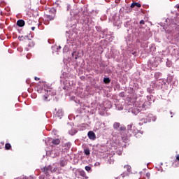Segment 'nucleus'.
Wrapping results in <instances>:
<instances>
[{
  "mask_svg": "<svg viewBox=\"0 0 179 179\" xmlns=\"http://www.w3.org/2000/svg\"><path fill=\"white\" fill-rule=\"evenodd\" d=\"M146 177H147L148 179L150 178V173L148 172L146 173Z\"/></svg>",
  "mask_w": 179,
  "mask_h": 179,
  "instance_id": "obj_22",
  "label": "nucleus"
},
{
  "mask_svg": "<svg viewBox=\"0 0 179 179\" xmlns=\"http://www.w3.org/2000/svg\"><path fill=\"white\" fill-rule=\"evenodd\" d=\"M120 127H121V124L118 122H115L113 124V128L114 129H118V128H120Z\"/></svg>",
  "mask_w": 179,
  "mask_h": 179,
  "instance_id": "obj_11",
  "label": "nucleus"
},
{
  "mask_svg": "<svg viewBox=\"0 0 179 179\" xmlns=\"http://www.w3.org/2000/svg\"><path fill=\"white\" fill-rule=\"evenodd\" d=\"M49 15H46L47 20H54L55 19V15H57V9L52 8L50 10H49Z\"/></svg>",
  "mask_w": 179,
  "mask_h": 179,
  "instance_id": "obj_1",
  "label": "nucleus"
},
{
  "mask_svg": "<svg viewBox=\"0 0 179 179\" xmlns=\"http://www.w3.org/2000/svg\"><path fill=\"white\" fill-rule=\"evenodd\" d=\"M177 8L179 9V6H177Z\"/></svg>",
  "mask_w": 179,
  "mask_h": 179,
  "instance_id": "obj_34",
  "label": "nucleus"
},
{
  "mask_svg": "<svg viewBox=\"0 0 179 179\" xmlns=\"http://www.w3.org/2000/svg\"><path fill=\"white\" fill-rule=\"evenodd\" d=\"M124 169H127L128 173H131V166H129V165H126V166H124Z\"/></svg>",
  "mask_w": 179,
  "mask_h": 179,
  "instance_id": "obj_17",
  "label": "nucleus"
},
{
  "mask_svg": "<svg viewBox=\"0 0 179 179\" xmlns=\"http://www.w3.org/2000/svg\"><path fill=\"white\" fill-rule=\"evenodd\" d=\"M64 146L67 150H69L71 149V143H65Z\"/></svg>",
  "mask_w": 179,
  "mask_h": 179,
  "instance_id": "obj_15",
  "label": "nucleus"
},
{
  "mask_svg": "<svg viewBox=\"0 0 179 179\" xmlns=\"http://www.w3.org/2000/svg\"><path fill=\"white\" fill-rule=\"evenodd\" d=\"M75 54V52H73L72 55H73Z\"/></svg>",
  "mask_w": 179,
  "mask_h": 179,
  "instance_id": "obj_35",
  "label": "nucleus"
},
{
  "mask_svg": "<svg viewBox=\"0 0 179 179\" xmlns=\"http://www.w3.org/2000/svg\"><path fill=\"white\" fill-rule=\"evenodd\" d=\"M27 23L28 24H31L33 23V21H31V20H29L27 22Z\"/></svg>",
  "mask_w": 179,
  "mask_h": 179,
  "instance_id": "obj_24",
  "label": "nucleus"
},
{
  "mask_svg": "<svg viewBox=\"0 0 179 179\" xmlns=\"http://www.w3.org/2000/svg\"><path fill=\"white\" fill-rule=\"evenodd\" d=\"M78 173H79V175L82 177L83 179H87L89 177L86 175V172L85 171H80L78 170Z\"/></svg>",
  "mask_w": 179,
  "mask_h": 179,
  "instance_id": "obj_6",
  "label": "nucleus"
},
{
  "mask_svg": "<svg viewBox=\"0 0 179 179\" xmlns=\"http://www.w3.org/2000/svg\"><path fill=\"white\" fill-rule=\"evenodd\" d=\"M125 129H126V128L124 126H122L120 127V131H122V132H126Z\"/></svg>",
  "mask_w": 179,
  "mask_h": 179,
  "instance_id": "obj_19",
  "label": "nucleus"
},
{
  "mask_svg": "<svg viewBox=\"0 0 179 179\" xmlns=\"http://www.w3.org/2000/svg\"><path fill=\"white\" fill-rule=\"evenodd\" d=\"M52 134H54V135H57V130L53 129L52 130Z\"/></svg>",
  "mask_w": 179,
  "mask_h": 179,
  "instance_id": "obj_26",
  "label": "nucleus"
},
{
  "mask_svg": "<svg viewBox=\"0 0 179 179\" xmlns=\"http://www.w3.org/2000/svg\"><path fill=\"white\" fill-rule=\"evenodd\" d=\"M57 170H58V168H54L53 169H52V173H55Z\"/></svg>",
  "mask_w": 179,
  "mask_h": 179,
  "instance_id": "obj_23",
  "label": "nucleus"
},
{
  "mask_svg": "<svg viewBox=\"0 0 179 179\" xmlns=\"http://www.w3.org/2000/svg\"><path fill=\"white\" fill-rule=\"evenodd\" d=\"M11 148H12V145H10V143H6L5 145L6 150H10Z\"/></svg>",
  "mask_w": 179,
  "mask_h": 179,
  "instance_id": "obj_14",
  "label": "nucleus"
},
{
  "mask_svg": "<svg viewBox=\"0 0 179 179\" xmlns=\"http://www.w3.org/2000/svg\"><path fill=\"white\" fill-rule=\"evenodd\" d=\"M34 79H35L36 80H40V78H38V77H34Z\"/></svg>",
  "mask_w": 179,
  "mask_h": 179,
  "instance_id": "obj_27",
  "label": "nucleus"
},
{
  "mask_svg": "<svg viewBox=\"0 0 179 179\" xmlns=\"http://www.w3.org/2000/svg\"><path fill=\"white\" fill-rule=\"evenodd\" d=\"M121 138L124 142H127V141H129L131 139V134L128 133V131L124 132H120Z\"/></svg>",
  "mask_w": 179,
  "mask_h": 179,
  "instance_id": "obj_2",
  "label": "nucleus"
},
{
  "mask_svg": "<svg viewBox=\"0 0 179 179\" xmlns=\"http://www.w3.org/2000/svg\"><path fill=\"white\" fill-rule=\"evenodd\" d=\"M69 134L71 136H73L75 134H76V130L75 129H71L69 130Z\"/></svg>",
  "mask_w": 179,
  "mask_h": 179,
  "instance_id": "obj_13",
  "label": "nucleus"
},
{
  "mask_svg": "<svg viewBox=\"0 0 179 179\" xmlns=\"http://www.w3.org/2000/svg\"><path fill=\"white\" fill-rule=\"evenodd\" d=\"M85 170H86V171H90V170H92V167H90L89 166H85Z\"/></svg>",
  "mask_w": 179,
  "mask_h": 179,
  "instance_id": "obj_21",
  "label": "nucleus"
},
{
  "mask_svg": "<svg viewBox=\"0 0 179 179\" xmlns=\"http://www.w3.org/2000/svg\"><path fill=\"white\" fill-rule=\"evenodd\" d=\"M103 82L106 85H108V83H110V82H111V80L110 79V78H103Z\"/></svg>",
  "mask_w": 179,
  "mask_h": 179,
  "instance_id": "obj_12",
  "label": "nucleus"
},
{
  "mask_svg": "<svg viewBox=\"0 0 179 179\" xmlns=\"http://www.w3.org/2000/svg\"><path fill=\"white\" fill-rule=\"evenodd\" d=\"M47 93H48V91H47Z\"/></svg>",
  "mask_w": 179,
  "mask_h": 179,
  "instance_id": "obj_36",
  "label": "nucleus"
},
{
  "mask_svg": "<svg viewBox=\"0 0 179 179\" xmlns=\"http://www.w3.org/2000/svg\"><path fill=\"white\" fill-rule=\"evenodd\" d=\"M17 26H18L19 27H23V26H24V20H17Z\"/></svg>",
  "mask_w": 179,
  "mask_h": 179,
  "instance_id": "obj_9",
  "label": "nucleus"
},
{
  "mask_svg": "<svg viewBox=\"0 0 179 179\" xmlns=\"http://www.w3.org/2000/svg\"><path fill=\"white\" fill-rule=\"evenodd\" d=\"M50 171L51 173H52V166H51V165H49L48 166H45L43 168V173L44 174H45L46 176H48V174L50 173Z\"/></svg>",
  "mask_w": 179,
  "mask_h": 179,
  "instance_id": "obj_5",
  "label": "nucleus"
},
{
  "mask_svg": "<svg viewBox=\"0 0 179 179\" xmlns=\"http://www.w3.org/2000/svg\"><path fill=\"white\" fill-rule=\"evenodd\" d=\"M88 138L94 141V139H96V134H94V132L90 131L88 132Z\"/></svg>",
  "mask_w": 179,
  "mask_h": 179,
  "instance_id": "obj_7",
  "label": "nucleus"
},
{
  "mask_svg": "<svg viewBox=\"0 0 179 179\" xmlns=\"http://www.w3.org/2000/svg\"><path fill=\"white\" fill-rule=\"evenodd\" d=\"M24 40L26 41H28V43H29V47H33V41H31V39L30 38H29V36H21V38H20V41H24Z\"/></svg>",
  "mask_w": 179,
  "mask_h": 179,
  "instance_id": "obj_4",
  "label": "nucleus"
},
{
  "mask_svg": "<svg viewBox=\"0 0 179 179\" xmlns=\"http://www.w3.org/2000/svg\"><path fill=\"white\" fill-rule=\"evenodd\" d=\"M43 100L45 101H48V94H46L43 96Z\"/></svg>",
  "mask_w": 179,
  "mask_h": 179,
  "instance_id": "obj_20",
  "label": "nucleus"
},
{
  "mask_svg": "<svg viewBox=\"0 0 179 179\" xmlns=\"http://www.w3.org/2000/svg\"><path fill=\"white\" fill-rule=\"evenodd\" d=\"M137 131L138 130L136 129V127H135V126H134L133 124H129L127 126V134H131V136L132 135H135Z\"/></svg>",
  "mask_w": 179,
  "mask_h": 179,
  "instance_id": "obj_3",
  "label": "nucleus"
},
{
  "mask_svg": "<svg viewBox=\"0 0 179 179\" xmlns=\"http://www.w3.org/2000/svg\"><path fill=\"white\" fill-rule=\"evenodd\" d=\"M122 177H125V176H124V174H122Z\"/></svg>",
  "mask_w": 179,
  "mask_h": 179,
  "instance_id": "obj_33",
  "label": "nucleus"
},
{
  "mask_svg": "<svg viewBox=\"0 0 179 179\" xmlns=\"http://www.w3.org/2000/svg\"><path fill=\"white\" fill-rule=\"evenodd\" d=\"M1 40H3V38H2V36H1Z\"/></svg>",
  "mask_w": 179,
  "mask_h": 179,
  "instance_id": "obj_32",
  "label": "nucleus"
},
{
  "mask_svg": "<svg viewBox=\"0 0 179 179\" xmlns=\"http://www.w3.org/2000/svg\"><path fill=\"white\" fill-rule=\"evenodd\" d=\"M95 166H100V162L95 163Z\"/></svg>",
  "mask_w": 179,
  "mask_h": 179,
  "instance_id": "obj_29",
  "label": "nucleus"
},
{
  "mask_svg": "<svg viewBox=\"0 0 179 179\" xmlns=\"http://www.w3.org/2000/svg\"><path fill=\"white\" fill-rule=\"evenodd\" d=\"M176 159H177V160L179 161V156H178V157H176Z\"/></svg>",
  "mask_w": 179,
  "mask_h": 179,
  "instance_id": "obj_31",
  "label": "nucleus"
},
{
  "mask_svg": "<svg viewBox=\"0 0 179 179\" xmlns=\"http://www.w3.org/2000/svg\"><path fill=\"white\" fill-rule=\"evenodd\" d=\"M31 29L32 31H34V30L36 29V27H32Z\"/></svg>",
  "mask_w": 179,
  "mask_h": 179,
  "instance_id": "obj_28",
  "label": "nucleus"
},
{
  "mask_svg": "<svg viewBox=\"0 0 179 179\" xmlns=\"http://www.w3.org/2000/svg\"><path fill=\"white\" fill-rule=\"evenodd\" d=\"M52 145L57 146V145H59L61 143V140H59V138L53 139L52 141Z\"/></svg>",
  "mask_w": 179,
  "mask_h": 179,
  "instance_id": "obj_8",
  "label": "nucleus"
},
{
  "mask_svg": "<svg viewBox=\"0 0 179 179\" xmlns=\"http://www.w3.org/2000/svg\"><path fill=\"white\" fill-rule=\"evenodd\" d=\"M135 6H137V8H141V6H142V5H141V3H139L134 2L130 6V8H135Z\"/></svg>",
  "mask_w": 179,
  "mask_h": 179,
  "instance_id": "obj_10",
  "label": "nucleus"
},
{
  "mask_svg": "<svg viewBox=\"0 0 179 179\" xmlns=\"http://www.w3.org/2000/svg\"><path fill=\"white\" fill-rule=\"evenodd\" d=\"M84 153H85V155H86L87 156H89V155H90V150H89V149H85V150H84Z\"/></svg>",
  "mask_w": 179,
  "mask_h": 179,
  "instance_id": "obj_16",
  "label": "nucleus"
},
{
  "mask_svg": "<svg viewBox=\"0 0 179 179\" xmlns=\"http://www.w3.org/2000/svg\"><path fill=\"white\" fill-rule=\"evenodd\" d=\"M140 24H145V20H141L140 21Z\"/></svg>",
  "mask_w": 179,
  "mask_h": 179,
  "instance_id": "obj_25",
  "label": "nucleus"
},
{
  "mask_svg": "<svg viewBox=\"0 0 179 179\" xmlns=\"http://www.w3.org/2000/svg\"><path fill=\"white\" fill-rule=\"evenodd\" d=\"M27 83H28V84L30 83V80H27Z\"/></svg>",
  "mask_w": 179,
  "mask_h": 179,
  "instance_id": "obj_30",
  "label": "nucleus"
},
{
  "mask_svg": "<svg viewBox=\"0 0 179 179\" xmlns=\"http://www.w3.org/2000/svg\"><path fill=\"white\" fill-rule=\"evenodd\" d=\"M66 165L65 161H61L60 162V166L61 167H65V166Z\"/></svg>",
  "mask_w": 179,
  "mask_h": 179,
  "instance_id": "obj_18",
  "label": "nucleus"
}]
</instances>
